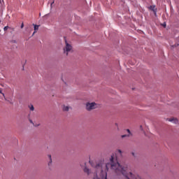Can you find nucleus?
Listing matches in <instances>:
<instances>
[{
    "mask_svg": "<svg viewBox=\"0 0 179 179\" xmlns=\"http://www.w3.org/2000/svg\"><path fill=\"white\" fill-rule=\"evenodd\" d=\"M168 121H169L170 122H173V124H178V120L175 118H169L168 119Z\"/></svg>",
    "mask_w": 179,
    "mask_h": 179,
    "instance_id": "7ed1b4c3",
    "label": "nucleus"
},
{
    "mask_svg": "<svg viewBox=\"0 0 179 179\" xmlns=\"http://www.w3.org/2000/svg\"><path fill=\"white\" fill-rule=\"evenodd\" d=\"M132 156H134V157H135V152H131Z\"/></svg>",
    "mask_w": 179,
    "mask_h": 179,
    "instance_id": "2eb2a0df",
    "label": "nucleus"
},
{
    "mask_svg": "<svg viewBox=\"0 0 179 179\" xmlns=\"http://www.w3.org/2000/svg\"><path fill=\"white\" fill-rule=\"evenodd\" d=\"M29 122H31V124H33V120H30Z\"/></svg>",
    "mask_w": 179,
    "mask_h": 179,
    "instance_id": "dca6fc26",
    "label": "nucleus"
},
{
    "mask_svg": "<svg viewBox=\"0 0 179 179\" xmlns=\"http://www.w3.org/2000/svg\"><path fill=\"white\" fill-rule=\"evenodd\" d=\"M149 9H150V10H152L154 13L156 15V12H157L156 6H150L149 7Z\"/></svg>",
    "mask_w": 179,
    "mask_h": 179,
    "instance_id": "20e7f679",
    "label": "nucleus"
},
{
    "mask_svg": "<svg viewBox=\"0 0 179 179\" xmlns=\"http://www.w3.org/2000/svg\"><path fill=\"white\" fill-rule=\"evenodd\" d=\"M63 111H69V106H64Z\"/></svg>",
    "mask_w": 179,
    "mask_h": 179,
    "instance_id": "39448f33",
    "label": "nucleus"
},
{
    "mask_svg": "<svg viewBox=\"0 0 179 179\" xmlns=\"http://www.w3.org/2000/svg\"><path fill=\"white\" fill-rule=\"evenodd\" d=\"M84 171H85V173H87V174L90 173V171H89V169H87V167H85V168L84 169Z\"/></svg>",
    "mask_w": 179,
    "mask_h": 179,
    "instance_id": "0eeeda50",
    "label": "nucleus"
},
{
    "mask_svg": "<svg viewBox=\"0 0 179 179\" xmlns=\"http://www.w3.org/2000/svg\"><path fill=\"white\" fill-rule=\"evenodd\" d=\"M141 129H142V126L140 127Z\"/></svg>",
    "mask_w": 179,
    "mask_h": 179,
    "instance_id": "aec40b11",
    "label": "nucleus"
},
{
    "mask_svg": "<svg viewBox=\"0 0 179 179\" xmlns=\"http://www.w3.org/2000/svg\"><path fill=\"white\" fill-rule=\"evenodd\" d=\"M48 157L50 159V163L48 164L49 166H50V164H51V163H52V159L51 158V155H48Z\"/></svg>",
    "mask_w": 179,
    "mask_h": 179,
    "instance_id": "1a4fd4ad",
    "label": "nucleus"
},
{
    "mask_svg": "<svg viewBox=\"0 0 179 179\" xmlns=\"http://www.w3.org/2000/svg\"><path fill=\"white\" fill-rule=\"evenodd\" d=\"M164 27H166V23L163 24Z\"/></svg>",
    "mask_w": 179,
    "mask_h": 179,
    "instance_id": "f3484780",
    "label": "nucleus"
},
{
    "mask_svg": "<svg viewBox=\"0 0 179 179\" xmlns=\"http://www.w3.org/2000/svg\"><path fill=\"white\" fill-rule=\"evenodd\" d=\"M94 108H97V104L94 102L87 103L86 104V109L87 111H92V110H94Z\"/></svg>",
    "mask_w": 179,
    "mask_h": 179,
    "instance_id": "f03ea898",
    "label": "nucleus"
},
{
    "mask_svg": "<svg viewBox=\"0 0 179 179\" xmlns=\"http://www.w3.org/2000/svg\"><path fill=\"white\" fill-rule=\"evenodd\" d=\"M0 93L3 94V97H5V94L2 93V90H0Z\"/></svg>",
    "mask_w": 179,
    "mask_h": 179,
    "instance_id": "ddd939ff",
    "label": "nucleus"
},
{
    "mask_svg": "<svg viewBox=\"0 0 179 179\" xmlns=\"http://www.w3.org/2000/svg\"><path fill=\"white\" fill-rule=\"evenodd\" d=\"M66 46L64 48V53L66 54V55H68L71 51H72V45L71 44L68 43L66 41H65Z\"/></svg>",
    "mask_w": 179,
    "mask_h": 179,
    "instance_id": "f257e3e1",
    "label": "nucleus"
},
{
    "mask_svg": "<svg viewBox=\"0 0 179 179\" xmlns=\"http://www.w3.org/2000/svg\"><path fill=\"white\" fill-rule=\"evenodd\" d=\"M34 32L33 34H34V33H36V31H37V30H38V25H34Z\"/></svg>",
    "mask_w": 179,
    "mask_h": 179,
    "instance_id": "423d86ee",
    "label": "nucleus"
},
{
    "mask_svg": "<svg viewBox=\"0 0 179 179\" xmlns=\"http://www.w3.org/2000/svg\"><path fill=\"white\" fill-rule=\"evenodd\" d=\"M127 131L128 132V134H131V131L129 129H127Z\"/></svg>",
    "mask_w": 179,
    "mask_h": 179,
    "instance_id": "f8f14e48",
    "label": "nucleus"
},
{
    "mask_svg": "<svg viewBox=\"0 0 179 179\" xmlns=\"http://www.w3.org/2000/svg\"><path fill=\"white\" fill-rule=\"evenodd\" d=\"M127 136H129V135H127V134L122 135L121 138H127Z\"/></svg>",
    "mask_w": 179,
    "mask_h": 179,
    "instance_id": "9d476101",
    "label": "nucleus"
},
{
    "mask_svg": "<svg viewBox=\"0 0 179 179\" xmlns=\"http://www.w3.org/2000/svg\"><path fill=\"white\" fill-rule=\"evenodd\" d=\"M0 3H2V0H0Z\"/></svg>",
    "mask_w": 179,
    "mask_h": 179,
    "instance_id": "6ab92c4d",
    "label": "nucleus"
},
{
    "mask_svg": "<svg viewBox=\"0 0 179 179\" xmlns=\"http://www.w3.org/2000/svg\"><path fill=\"white\" fill-rule=\"evenodd\" d=\"M23 27H24V24L22 23V24H21V29H23Z\"/></svg>",
    "mask_w": 179,
    "mask_h": 179,
    "instance_id": "4468645a",
    "label": "nucleus"
},
{
    "mask_svg": "<svg viewBox=\"0 0 179 179\" xmlns=\"http://www.w3.org/2000/svg\"><path fill=\"white\" fill-rule=\"evenodd\" d=\"M115 127H118V124L115 123Z\"/></svg>",
    "mask_w": 179,
    "mask_h": 179,
    "instance_id": "a211bd4d",
    "label": "nucleus"
},
{
    "mask_svg": "<svg viewBox=\"0 0 179 179\" xmlns=\"http://www.w3.org/2000/svg\"><path fill=\"white\" fill-rule=\"evenodd\" d=\"M29 108L31 110V111H34V106H33V105L29 106Z\"/></svg>",
    "mask_w": 179,
    "mask_h": 179,
    "instance_id": "6e6552de",
    "label": "nucleus"
},
{
    "mask_svg": "<svg viewBox=\"0 0 179 179\" xmlns=\"http://www.w3.org/2000/svg\"><path fill=\"white\" fill-rule=\"evenodd\" d=\"M8 29H9V27H5L3 28L4 31H6V30H8Z\"/></svg>",
    "mask_w": 179,
    "mask_h": 179,
    "instance_id": "9b49d317",
    "label": "nucleus"
}]
</instances>
